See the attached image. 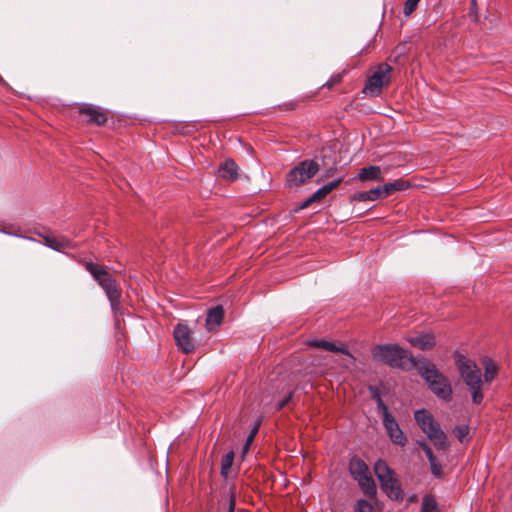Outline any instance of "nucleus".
<instances>
[{
    "label": "nucleus",
    "mask_w": 512,
    "mask_h": 512,
    "mask_svg": "<svg viewBox=\"0 0 512 512\" xmlns=\"http://www.w3.org/2000/svg\"><path fill=\"white\" fill-rule=\"evenodd\" d=\"M342 182V178L336 179L328 184L319 188L316 192H314L311 196L315 202H320L323 200L328 194H330L334 189H336Z\"/></svg>",
    "instance_id": "20"
},
{
    "label": "nucleus",
    "mask_w": 512,
    "mask_h": 512,
    "mask_svg": "<svg viewBox=\"0 0 512 512\" xmlns=\"http://www.w3.org/2000/svg\"><path fill=\"white\" fill-rule=\"evenodd\" d=\"M219 176L228 181H234L238 177V166L231 160H226L218 169Z\"/></svg>",
    "instance_id": "13"
},
{
    "label": "nucleus",
    "mask_w": 512,
    "mask_h": 512,
    "mask_svg": "<svg viewBox=\"0 0 512 512\" xmlns=\"http://www.w3.org/2000/svg\"><path fill=\"white\" fill-rule=\"evenodd\" d=\"M454 434L460 442H464L467 435L469 434V427L466 425L456 426L454 429Z\"/></svg>",
    "instance_id": "31"
},
{
    "label": "nucleus",
    "mask_w": 512,
    "mask_h": 512,
    "mask_svg": "<svg viewBox=\"0 0 512 512\" xmlns=\"http://www.w3.org/2000/svg\"><path fill=\"white\" fill-rule=\"evenodd\" d=\"M79 113L81 115L86 116L88 118V122L91 124L103 125L107 121L106 114L103 111H101L100 109H97L94 107H89V106L81 107L79 110Z\"/></svg>",
    "instance_id": "12"
},
{
    "label": "nucleus",
    "mask_w": 512,
    "mask_h": 512,
    "mask_svg": "<svg viewBox=\"0 0 512 512\" xmlns=\"http://www.w3.org/2000/svg\"><path fill=\"white\" fill-rule=\"evenodd\" d=\"M260 424H261V421H259L255 426L254 428L250 431L247 439H246V442H245V445H244V448H243V451L246 452L250 445L253 443L254 439H255V436L257 435L258 433V430H259V427H260Z\"/></svg>",
    "instance_id": "32"
},
{
    "label": "nucleus",
    "mask_w": 512,
    "mask_h": 512,
    "mask_svg": "<svg viewBox=\"0 0 512 512\" xmlns=\"http://www.w3.org/2000/svg\"><path fill=\"white\" fill-rule=\"evenodd\" d=\"M383 425L393 443L400 446L406 444L407 439L393 415L386 416V418L383 419Z\"/></svg>",
    "instance_id": "9"
},
{
    "label": "nucleus",
    "mask_w": 512,
    "mask_h": 512,
    "mask_svg": "<svg viewBox=\"0 0 512 512\" xmlns=\"http://www.w3.org/2000/svg\"><path fill=\"white\" fill-rule=\"evenodd\" d=\"M43 239L46 246L57 251L70 247V241L64 237L44 236Z\"/></svg>",
    "instance_id": "22"
},
{
    "label": "nucleus",
    "mask_w": 512,
    "mask_h": 512,
    "mask_svg": "<svg viewBox=\"0 0 512 512\" xmlns=\"http://www.w3.org/2000/svg\"><path fill=\"white\" fill-rule=\"evenodd\" d=\"M375 474L380 481L381 488L392 500H402L403 492L398 484L397 479L394 477V471L390 469L387 463L383 460L376 462L374 466Z\"/></svg>",
    "instance_id": "4"
},
{
    "label": "nucleus",
    "mask_w": 512,
    "mask_h": 512,
    "mask_svg": "<svg viewBox=\"0 0 512 512\" xmlns=\"http://www.w3.org/2000/svg\"><path fill=\"white\" fill-rule=\"evenodd\" d=\"M485 372H484V380L485 382H491L495 376L497 375L498 368L495 362L491 359H485L483 361Z\"/></svg>",
    "instance_id": "25"
},
{
    "label": "nucleus",
    "mask_w": 512,
    "mask_h": 512,
    "mask_svg": "<svg viewBox=\"0 0 512 512\" xmlns=\"http://www.w3.org/2000/svg\"><path fill=\"white\" fill-rule=\"evenodd\" d=\"M349 471L355 480L370 474L366 463L358 457L351 458Z\"/></svg>",
    "instance_id": "15"
},
{
    "label": "nucleus",
    "mask_w": 512,
    "mask_h": 512,
    "mask_svg": "<svg viewBox=\"0 0 512 512\" xmlns=\"http://www.w3.org/2000/svg\"><path fill=\"white\" fill-rule=\"evenodd\" d=\"M320 170L317 161L313 159H306L299 162L292 168L286 176L287 185L289 187H300L306 184L313 178Z\"/></svg>",
    "instance_id": "5"
},
{
    "label": "nucleus",
    "mask_w": 512,
    "mask_h": 512,
    "mask_svg": "<svg viewBox=\"0 0 512 512\" xmlns=\"http://www.w3.org/2000/svg\"><path fill=\"white\" fill-rule=\"evenodd\" d=\"M455 365L462 380L468 387L483 385L481 371L474 361L464 355L457 354L455 357Z\"/></svg>",
    "instance_id": "6"
},
{
    "label": "nucleus",
    "mask_w": 512,
    "mask_h": 512,
    "mask_svg": "<svg viewBox=\"0 0 512 512\" xmlns=\"http://www.w3.org/2000/svg\"><path fill=\"white\" fill-rule=\"evenodd\" d=\"M358 179L361 181H383L382 171L379 166H368L360 170Z\"/></svg>",
    "instance_id": "16"
},
{
    "label": "nucleus",
    "mask_w": 512,
    "mask_h": 512,
    "mask_svg": "<svg viewBox=\"0 0 512 512\" xmlns=\"http://www.w3.org/2000/svg\"><path fill=\"white\" fill-rule=\"evenodd\" d=\"M376 404L379 412L382 414L383 419L386 418V416L392 415L382 399H378Z\"/></svg>",
    "instance_id": "34"
},
{
    "label": "nucleus",
    "mask_w": 512,
    "mask_h": 512,
    "mask_svg": "<svg viewBox=\"0 0 512 512\" xmlns=\"http://www.w3.org/2000/svg\"><path fill=\"white\" fill-rule=\"evenodd\" d=\"M417 443L421 447L422 450H424V446H428L425 442L418 441Z\"/></svg>",
    "instance_id": "41"
},
{
    "label": "nucleus",
    "mask_w": 512,
    "mask_h": 512,
    "mask_svg": "<svg viewBox=\"0 0 512 512\" xmlns=\"http://www.w3.org/2000/svg\"><path fill=\"white\" fill-rule=\"evenodd\" d=\"M0 232L8 235L19 236L20 228H16L13 225L0 224Z\"/></svg>",
    "instance_id": "33"
},
{
    "label": "nucleus",
    "mask_w": 512,
    "mask_h": 512,
    "mask_svg": "<svg viewBox=\"0 0 512 512\" xmlns=\"http://www.w3.org/2000/svg\"><path fill=\"white\" fill-rule=\"evenodd\" d=\"M407 341L413 346L420 350L432 349L436 342L435 337L431 333H418L413 336H409Z\"/></svg>",
    "instance_id": "10"
},
{
    "label": "nucleus",
    "mask_w": 512,
    "mask_h": 512,
    "mask_svg": "<svg viewBox=\"0 0 512 512\" xmlns=\"http://www.w3.org/2000/svg\"><path fill=\"white\" fill-rule=\"evenodd\" d=\"M421 0H406L404 3L403 13L406 17L410 16L417 8Z\"/></svg>",
    "instance_id": "30"
},
{
    "label": "nucleus",
    "mask_w": 512,
    "mask_h": 512,
    "mask_svg": "<svg viewBox=\"0 0 512 512\" xmlns=\"http://www.w3.org/2000/svg\"><path fill=\"white\" fill-rule=\"evenodd\" d=\"M414 368L418 370L419 375L424 379L433 394L444 401L452 400L453 390L450 381L437 369L434 363L422 359L418 360V363H414Z\"/></svg>",
    "instance_id": "1"
},
{
    "label": "nucleus",
    "mask_w": 512,
    "mask_h": 512,
    "mask_svg": "<svg viewBox=\"0 0 512 512\" xmlns=\"http://www.w3.org/2000/svg\"><path fill=\"white\" fill-rule=\"evenodd\" d=\"M427 436L432 441V443L436 447V449L444 450L447 448V446H448L447 436L442 431L440 426H438L436 429H434L433 431L428 433Z\"/></svg>",
    "instance_id": "19"
},
{
    "label": "nucleus",
    "mask_w": 512,
    "mask_h": 512,
    "mask_svg": "<svg viewBox=\"0 0 512 512\" xmlns=\"http://www.w3.org/2000/svg\"><path fill=\"white\" fill-rule=\"evenodd\" d=\"M415 420L426 435L440 426L435 422L433 416L424 409L415 412Z\"/></svg>",
    "instance_id": "11"
},
{
    "label": "nucleus",
    "mask_w": 512,
    "mask_h": 512,
    "mask_svg": "<svg viewBox=\"0 0 512 512\" xmlns=\"http://www.w3.org/2000/svg\"><path fill=\"white\" fill-rule=\"evenodd\" d=\"M370 391L372 399L375 400L376 403L378 402V399H382L379 391L376 388L370 387Z\"/></svg>",
    "instance_id": "40"
},
{
    "label": "nucleus",
    "mask_w": 512,
    "mask_h": 512,
    "mask_svg": "<svg viewBox=\"0 0 512 512\" xmlns=\"http://www.w3.org/2000/svg\"><path fill=\"white\" fill-rule=\"evenodd\" d=\"M233 460H234V452L233 451H230L228 452L223 458H222V461H221V475L223 477H227L228 475V472L233 464Z\"/></svg>",
    "instance_id": "26"
},
{
    "label": "nucleus",
    "mask_w": 512,
    "mask_h": 512,
    "mask_svg": "<svg viewBox=\"0 0 512 512\" xmlns=\"http://www.w3.org/2000/svg\"><path fill=\"white\" fill-rule=\"evenodd\" d=\"M373 357L379 359L386 365L393 368H406V363L409 362L412 367L414 363H418L410 352L401 348L397 344L377 345L373 349Z\"/></svg>",
    "instance_id": "3"
},
{
    "label": "nucleus",
    "mask_w": 512,
    "mask_h": 512,
    "mask_svg": "<svg viewBox=\"0 0 512 512\" xmlns=\"http://www.w3.org/2000/svg\"><path fill=\"white\" fill-rule=\"evenodd\" d=\"M472 394V401L474 404H480L483 400L482 385H475L469 387Z\"/></svg>",
    "instance_id": "28"
},
{
    "label": "nucleus",
    "mask_w": 512,
    "mask_h": 512,
    "mask_svg": "<svg viewBox=\"0 0 512 512\" xmlns=\"http://www.w3.org/2000/svg\"><path fill=\"white\" fill-rule=\"evenodd\" d=\"M293 398V392H290L282 401L277 405V410H282Z\"/></svg>",
    "instance_id": "38"
},
{
    "label": "nucleus",
    "mask_w": 512,
    "mask_h": 512,
    "mask_svg": "<svg viewBox=\"0 0 512 512\" xmlns=\"http://www.w3.org/2000/svg\"><path fill=\"white\" fill-rule=\"evenodd\" d=\"M332 174V169L327 171L326 177H329Z\"/></svg>",
    "instance_id": "42"
},
{
    "label": "nucleus",
    "mask_w": 512,
    "mask_h": 512,
    "mask_svg": "<svg viewBox=\"0 0 512 512\" xmlns=\"http://www.w3.org/2000/svg\"><path fill=\"white\" fill-rule=\"evenodd\" d=\"M356 512H376L374 506L367 500H358L356 503Z\"/></svg>",
    "instance_id": "29"
},
{
    "label": "nucleus",
    "mask_w": 512,
    "mask_h": 512,
    "mask_svg": "<svg viewBox=\"0 0 512 512\" xmlns=\"http://www.w3.org/2000/svg\"><path fill=\"white\" fill-rule=\"evenodd\" d=\"M309 345L312 347H316V348H322L324 350L331 351V352H339V353H342V354L352 357V355L350 354V352L348 351V349L345 346L338 347L334 343L329 342V341L312 340V341H309Z\"/></svg>",
    "instance_id": "18"
},
{
    "label": "nucleus",
    "mask_w": 512,
    "mask_h": 512,
    "mask_svg": "<svg viewBox=\"0 0 512 512\" xmlns=\"http://www.w3.org/2000/svg\"><path fill=\"white\" fill-rule=\"evenodd\" d=\"M420 512H440L438 503L433 495L427 494L422 498Z\"/></svg>",
    "instance_id": "24"
},
{
    "label": "nucleus",
    "mask_w": 512,
    "mask_h": 512,
    "mask_svg": "<svg viewBox=\"0 0 512 512\" xmlns=\"http://www.w3.org/2000/svg\"><path fill=\"white\" fill-rule=\"evenodd\" d=\"M84 267L103 288L110 301L112 310L116 312L120 307L121 289L116 284L115 279L104 266L99 264L85 262Z\"/></svg>",
    "instance_id": "2"
},
{
    "label": "nucleus",
    "mask_w": 512,
    "mask_h": 512,
    "mask_svg": "<svg viewBox=\"0 0 512 512\" xmlns=\"http://www.w3.org/2000/svg\"><path fill=\"white\" fill-rule=\"evenodd\" d=\"M410 187V183L407 180L398 179L393 182L386 183L381 187L383 197L386 198L392 195L396 191H403Z\"/></svg>",
    "instance_id": "17"
},
{
    "label": "nucleus",
    "mask_w": 512,
    "mask_h": 512,
    "mask_svg": "<svg viewBox=\"0 0 512 512\" xmlns=\"http://www.w3.org/2000/svg\"><path fill=\"white\" fill-rule=\"evenodd\" d=\"M364 494L368 497H374L377 493L376 484L370 474L356 479Z\"/></svg>",
    "instance_id": "21"
},
{
    "label": "nucleus",
    "mask_w": 512,
    "mask_h": 512,
    "mask_svg": "<svg viewBox=\"0 0 512 512\" xmlns=\"http://www.w3.org/2000/svg\"><path fill=\"white\" fill-rule=\"evenodd\" d=\"M391 73L392 67L387 63H381L369 77L363 92L371 96L380 95L382 88L390 83Z\"/></svg>",
    "instance_id": "7"
},
{
    "label": "nucleus",
    "mask_w": 512,
    "mask_h": 512,
    "mask_svg": "<svg viewBox=\"0 0 512 512\" xmlns=\"http://www.w3.org/2000/svg\"><path fill=\"white\" fill-rule=\"evenodd\" d=\"M429 464H430V469H431L432 475L437 479H443L445 474H444L443 466L439 463V461L437 459H435V460L429 462Z\"/></svg>",
    "instance_id": "27"
},
{
    "label": "nucleus",
    "mask_w": 512,
    "mask_h": 512,
    "mask_svg": "<svg viewBox=\"0 0 512 512\" xmlns=\"http://www.w3.org/2000/svg\"><path fill=\"white\" fill-rule=\"evenodd\" d=\"M224 309L222 306H216L208 311L206 317V327L208 331H212L219 326L223 320Z\"/></svg>",
    "instance_id": "14"
},
{
    "label": "nucleus",
    "mask_w": 512,
    "mask_h": 512,
    "mask_svg": "<svg viewBox=\"0 0 512 512\" xmlns=\"http://www.w3.org/2000/svg\"><path fill=\"white\" fill-rule=\"evenodd\" d=\"M342 81V75L337 74L330 78L329 81L326 82L324 86H327L329 89H331L333 86L339 84Z\"/></svg>",
    "instance_id": "35"
},
{
    "label": "nucleus",
    "mask_w": 512,
    "mask_h": 512,
    "mask_svg": "<svg viewBox=\"0 0 512 512\" xmlns=\"http://www.w3.org/2000/svg\"><path fill=\"white\" fill-rule=\"evenodd\" d=\"M236 505V495L234 488L230 489V495H229V509L228 512H234Z\"/></svg>",
    "instance_id": "36"
},
{
    "label": "nucleus",
    "mask_w": 512,
    "mask_h": 512,
    "mask_svg": "<svg viewBox=\"0 0 512 512\" xmlns=\"http://www.w3.org/2000/svg\"><path fill=\"white\" fill-rule=\"evenodd\" d=\"M383 198L381 187H375L369 191L358 192L354 196V199L359 201H375Z\"/></svg>",
    "instance_id": "23"
},
{
    "label": "nucleus",
    "mask_w": 512,
    "mask_h": 512,
    "mask_svg": "<svg viewBox=\"0 0 512 512\" xmlns=\"http://www.w3.org/2000/svg\"><path fill=\"white\" fill-rule=\"evenodd\" d=\"M424 453L428 459L429 462L437 459L436 456L433 454L432 449L429 446H424Z\"/></svg>",
    "instance_id": "39"
},
{
    "label": "nucleus",
    "mask_w": 512,
    "mask_h": 512,
    "mask_svg": "<svg viewBox=\"0 0 512 512\" xmlns=\"http://www.w3.org/2000/svg\"><path fill=\"white\" fill-rule=\"evenodd\" d=\"M174 339L177 347L184 353L189 354L196 348L192 331L186 324L178 323L174 328Z\"/></svg>",
    "instance_id": "8"
},
{
    "label": "nucleus",
    "mask_w": 512,
    "mask_h": 512,
    "mask_svg": "<svg viewBox=\"0 0 512 512\" xmlns=\"http://www.w3.org/2000/svg\"><path fill=\"white\" fill-rule=\"evenodd\" d=\"M313 203H316L314 199H312V196H309L305 201L299 204V206L294 210L295 212H298L300 210L306 209L309 206H311Z\"/></svg>",
    "instance_id": "37"
}]
</instances>
